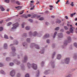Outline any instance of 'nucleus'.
Instances as JSON below:
<instances>
[{
	"label": "nucleus",
	"instance_id": "13d9d810",
	"mask_svg": "<svg viewBox=\"0 0 77 77\" xmlns=\"http://www.w3.org/2000/svg\"><path fill=\"white\" fill-rule=\"evenodd\" d=\"M65 17L66 18V19H68V17H67V16H65Z\"/></svg>",
	"mask_w": 77,
	"mask_h": 77
},
{
	"label": "nucleus",
	"instance_id": "dca6fc26",
	"mask_svg": "<svg viewBox=\"0 0 77 77\" xmlns=\"http://www.w3.org/2000/svg\"><path fill=\"white\" fill-rule=\"evenodd\" d=\"M34 34L33 36H36V35H37V33H36V32H34Z\"/></svg>",
	"mask_w": 77,
	"mask_h": 77
},
{
	"label": "nucleus",
	"instance_id": "4468645a",
	"mask_svg": "<svg viewBox=\"0 0 77 77\" xmlns=\"http://www.w3.org/2000/svg\"><path fill=\"white\" fill-rule=\"evenodd\" d=\"M49 35L48 34H46L45 36L44 37L45 38H48L49 37Z\"/></svg>",
	"mask_w": 77,
	"mask_h": 77
},
{
	"label": "nucleus",
	"instance_id": "e433bc0d",
	"mask_svg": "<svg viewBox=\"0 0 77 77\" xmlns=\"http://www.w3.org/2000/svg\"><path fill=\"white\" fill-rule=\"evenodd\" d=\"M29 21H30V22H31V23H32L33 21V20L32 19H29Z\"/></svg>",
	"mask_w": 77,
	"mask_h": 77
},
{
	"label": "nucleus",
	"instance_id": "de8ad7c7",
	"mask_svg": "<svg viewBox=\"0 0 77 77\" xmlns=\"http://www.w3.org/2000/svg\"><path fill=\"white\" fill-rule=\"evenodd\" d=\"M39 1H37L36 4H39Z\"/></svg>",
	"mask_w": 77,
	"mask_h": 77
},
{
	"label": "nucleus",
	"instance_id": "473e14b6",
	"mask_svg": "<svg viewBox=\"0 0 77 77\" xmlns=\"http://www.w3.org/2000/svg\"><path fill=\"white\" fill-rule=\"evenodd\" d=\"M30 38H27V42H30Z\"/></svg>",
	"mask_w": 77,
	"mask_h": 77
},
{
	"label": "nucleus",
	"instance_id": "e2e57ef3",
	"mask_svg": "<svg viewBox=\"0 0 77 77\" xmlns=\"http://www.w3.org/2000/svg\"><path fill=\"white\" fill-rule=\"evenodd\" d=\"M55 55V53H54L53 55V56H54Z\"/></svg>",
	"mask_w": 77,
	"mask_h": 77
},
{
	"label": "nucleus",
	"instance_id": "a18cd8bd",
	"mask_svg": "<svg viewBox=\"0 0 77 77\" xmlns=\"http://www.w3.org/2000/svg\"><path fill=\"white\" fill-rule=\"evenodd\" d=\"M31 16H32L30 14H28L27 15V17H31Z\"/></svg>",
	"mask_w": 77,
	"mask_h": 77
},
{
	"label": "nucleus",
	"instance_id": "a211bd4d",
	"mask_svg": "<svg viewBox=\"0 0 77 77\" xmlns=\"http://www.w3.org/2000/svg\"><path fill=\"white\" fill-rule=\"evenodd\" d=\"M56 34H57V32H55L54 33V36H53V38H55V36H56Z\"/></svg>",
	"mask_w": 77,
	"mask_h": 77
},
{
	"label": "nucleus",
	"instance_id": "69168bd1",
	"mask_svg": "<svg viewBox=\"0 0 77 77\" xmlns=\"http://www.w3.org/2000/svg\"><path fill=\"white\" fill-rule=\"evenodd\" d=\"M30 2H31V3H34V2L33 1H30Z\"/></svg>",
	"mask_w": 77,
	"mask_h": 77
},
{
	"label": "nucleus",
	"instance_id": "a878e982",
	"mask_svg": "<svg viewBox=\"0 0 77 77\" xmlns=\"http://www.w3.org/2000/svg\"><path fill=\"white\" fill-rule=\"evenodd\" d=\"M25 77H29V74H26L25 75Z\"/></svg>",
	"mask_w": 77,
	"mask_h": 77
},
{
	"label": "nucleus",
	"instance_id": "20e7f679",
	"mask_svg": "<svg viewBox=\"0 0 77 77\" xmlns=\"http://www.w3.org/2000/svg\"><path fill=\"white\" fill-rule=\"evenodd\" d=\"M65 62L66 64H68L69 62V58H66L65 59Z\"/></svg>",
	"mask_w": 77,
	"mask_h": 77
},
{
	"label": "nucleus",
	"instance_id": "79ce46f5",
	"mask_svg": "<svg viewBox=\"0 0 77 77\" xmlns=\"http://www.w3.org/2000/svg\"><path fill=\"white\" fill-rule=\"evenodd\" d=\"M64 28L66 30H67L68 29V27L67 26H64Z\"/></svg>",
	"mask_w": 77,
	"mask_h": 77
},
{
	"label": "nucleus",
	"instance_id": "aec40b11",
	"mask_svg": "<svg viewBox=\"0 0 77 77\" xmlns=\"http://www.w3.org/2000/svg\"><path fill=\"white\" fill-rule=\"evenodd\" d=\"M61 21L60 20H58L56 22V23H60Z\"/></svg>",
	"mask_w": 77,
	"mask_h": 77
},
{
	"label": "nucleus",
	"instance_id": "a19ab883",
	"mask_svg": "<svg viewBox=\"0 0 77 77\" xmlns=\"http://www.w3.org/2000/svg\"><path fill=\"white\" fill-rule=\"evenodd\" d=\"M59 2H60V0H58L57 2H56V4H57V3H59Z\"/></svg>",
	"mask_w": 77,
	"mask_h": 77
},
{
	"label": "nucleus",
	"instance_id": "0eeeda50",
	"mask_svg": "<svg viewBox=\"0 0 77 77\" xmlns=\"http://www.w3.org/2000/svg\"><path fill=\"white\" fill-rule=\"evenodd\" d=\"M15 8L16 9H17L18 10H20V9H21L22 7L21 6H19L18 7H16Z\"/></svg>",
	"mask_w": 77,
	"mask_h": 77
},
{
	"label": "nucleus",
	"instance_id": "f03ea898",
	"mask_svg": "<svg viewBox=\"0 0 77 77\" xmlns=\"http://www.w3.org/2000/svg\"><path fill=\"white\" fill-rule=\"evenodd\" d=\"M19 26V24L18 23H16L13 25V27H12V29H15Z\"/></svg>",
	"mask_w": 77,
	"mask_h": 77
},
{
	"label": "nucleus",
	"instance_id": "bf43d9fd",
	"mask_svg": "<svg viewBox=\"0 0 77 77\" xmlns=\"http://www.w3.org/2000/svg\"><path fill=\"white\" fill-rule=\"evenodd\" d=\"M67 26H70V24L68 23L67 24Z\"/></svg>",
	"mask_w": 77,
	"mask_h": 77
},
{
	"label": "nucleus",
	"instance_id": "f8f14e48",
	"mask_svg": "<svg viewBox=\"0 0 77 77\" xmlns=\"http://www.w3.org/2000/svg\"><path fill=\"white\" fill-rule=\"evenodd\" d=\"M12 51H13V52L15 51V48L14 47H12Z\"/></svg>",
	"mask_w": 77,
	"mask_h": 77
},
{
	"label": "nucleus",
	"instance_id": "cd10ccee",
	"mask_svg": "<svg viewBox=\"0 0 77 77\" xmlns=\"http://www.w3.org/2000/svg\"><path fill=\"white\" fill-rule=\"evenodd\" d=\"M59 29V27H57V28H55V30H58Z\"/></svg>",
	"mask_w": 77,
	"mask_h": 77
},
{
	"label": "nucleus",
	"instance_id": "39448f33",
	"mask_svg": "<svg viewBox=\"0 0 77 77\" xmlns=\"http://www.w3.org/2000/svg\"><path fill=\"white\" fill-rule=\"evenodd\" d=\"M32 67L34 69H37V66L36 64H32Z\"/></svg>",
	"mask_w": 77,
	"mask_h": 77
},
{
	"label": "nucleus",
	"instance_id": "412c9836",
	"mask_svg": "<svg viewBox=\"0 0 77 77\" xmlns=\"http://www.w3.org/2000/svg\"><path fill=\"white\" fill-rule=\"evenodd\" d=\"M26 30H29L30 29V27L29 26H26Z\"/></svg>",
	"mask_w": 77,
	"mask_h": 77
},
{
	"label": "nucleus",
	"instance_id": "4c0bfd02",
	"mask_svg": "<svg viewBox=\"0 0 77 77\" xmlns=\"http://www.w3.org/2000/svg\"><path fill=\"white\" fill-rule=\"evenodd\" d=\"M32 16L33 17H37V15H36V14H34Z\"/></svg>",
	"mask_w": 77,
	"mask_h": 77
},
{
	"label": "nucleus",
	"instance_id": "f3484780",
	"mask_svg": "<svg viewBox=\"0 0 77 77\" xmlns=\"http://www.w3.org/2000/svg\"><path fill=\"white\" fill-rule=\"evenodd\" d=\"M4 38L5 39H8V35H4Z\"/></svg>",
	"mask_w": 77,
	"mask_h": 77
},
{
	"label": "nucleus",
	"instance_id": "b1692460",
	"mask_svg": "<svg viewBox=\"0 0 77 77\" xmlns=\"http://www.w3.org/2000/svg\"><path fill=\"white\" fill-rule=\"evenodd\" d=\"M25 24V23H23L22 24V28H24V26Z\"/></svg>",
	"mask_w": 77,
	"mask_h": 77
},
{
	"label": "nucleus",
	"instance_id": "338daca9",
	"mask_svg": "<svg viewBox=\"0 0 77 77\" xmlns=\"http://www.w3.org/2000/svg\"><path fill=\"white\" fill-rule=\"evenodd\" d=\"M10 38H11V39H13V38H12L11 37H10Z\"/></svg>",
	"mask_w": 77,
	"mask_h": 77
},
{
	"label": "nucleus",
	"instance_id": "774afa93",
	"mask_svg": "<svg viewBox=\"0 0 77 77\" xmlns=\"http://www.w3.org/2000/svg\"><path fill=\"white\" fill-rule=\"evenodd\" d=\"M75 21H77V18H76L75 19Z\"/></svg>",
	"mask_w": 77,
	"mask_h": 77
},
{
	"label": "nucleus",
	"instance_id": "49530a36",
	"mask_svg": "<svg viewBox=\"0 0 77 77\" xmlns=\"http://www.w3.org/2000/svg\"><path fill=\"white\" fill-rule=\"evenodd\" d=\"M73 14H70V16H71V17H73Z\"/></svg>",
	"mask_w": 77,
	"mask_h": 77
},
{
	"label": "nucleus",
	"instance_id": "bb28decb",
	"mask_svg": "<svg viewBox=\"0 0 77 77\" xmlns=\"http://www.w3.org/2000/svg\"><path fill=\"white\" fill-rule=\"evenodd\" d=\"M11 24H12V23L11 22H9L7 26H10V25H11Z\"/></svg>",
	"mask_w": 77,
	"mask_h": 77
},
{
	"label": "nucleus",
	"instance_id": "5701e85b",
	"mask_svg": "<svg viewBox=\"0 0 77 77\" xmlns=\"http://www.w3.org/2000/svg\"><path fill=\"white\" fill-rule=\"evenodd\" d=\"M35 46L36 47V48H37V49H39V47L38 45H35Z\"/></svg>",
	"mask_w": 77,
	"mask_h": 77
},
{
	"label": "nucleus",
	"instance_id": "3c124183",
	"mask_svg": "<svg viewBox=\"0 0 77 77\" xmlns=\"http://www.w3.org/2000/svg\"><path fill=\"white\" fill-rule=\"evenodd\" d=\"M44 62H42V64H41V65H44Z\"/></svg>",
	"mask_w": 77,
	"mask_h": 77
},
{
	"label": "nucleus",
	"instance_id": "8fccbe9b",
	"mask_svg": "<svg viewBox=\"0 0 77 77\" xmlns=\"http://www.w3.org/2000/svg\"><path fill=\"white\" fill-rule=\"evenodd\" d=\"M11 19H8L7 20H6V21H9Z\"/></svg>",
	"mask_w": 77,
	"mask_h": 77
},
{
	"label": "nucleus",
	"instance_id": "2eb2a0df",
	"mask_svg": "<svg viewBox=\"0 0 77 77\" xmlns=\"http://www.w3.org/2000/svg\"><path fill=\"white\" fill-rule=\"evenodd\" d=\"M24 10H23L21 12H20V13H19L20 15H21V14H23V13H24Z\"/></svg>",
	"mask_w": 77,
	"mask_h": 77
},
{
	"label": "nucleus",
	"instance_id": "c756f323",
	"mask_svg": "<svg viewBox=\"0 0 77 77\" xmlns=\"http://www.w3.org/2000/svg\"><path fill=\"white\" fill-rule=\"evenodd\" d=\"M10 66H12V65H14V63H10Z\"/></svg>",
	"mask_w": 77,
	"mask_h": 77
},
{
	"label": "nucleus",
	"instance_id": "f257e3e1",
	"mask_svg": "<svg viewBox=\"0 0 77 77\" xmlns=\"http://www.w3.org/2000/svg\"><path fill=\"white\" fill-rule=\"evenodd\" d=\"M71 40V37H70L69 36L67 38V41L65 42L64 45H67V42H70Z\"/></svg>",
	"mask_w": 77,
	"mask_h": 77
},
{
	"label": "nucleus",
	"instance_id": "09e8293b",
	"mask_svg": "<svg viewBox=\"0 0 77 77\" xmlns=\"http://www.w3.org/2000/svg\"><path fill=\"white\" fill-rule=\"evenodd\" d=\"M67 34H69V33H70V32H69V31H67L66 32Z\"/></svg>",
	"mask_w": 77,
	"mask_h": 77
},
{
	"label": "nucleus",
	"instance_id": "864d4df0",
	"mask_svg": "<svg viewBox=\"0 0 77 77\" xmlns=\"http://www.w3.org/2000/svg\"><path fill=\"white\" fill-rule=\"evenodd\" d=\"M51 18H54V16H51Z\"/></svg>",
	"mask_w": 77,
	"mask_h": 77
},
{
	"label": "nucleus",
	"instance_id": "2f4dec72",
	"mask_svg": "<svg viewBox=\"0 0 77 77\" xmlns=\"http://www.w3.org/2000/svg\"><path fill=\"white\" fill-rule=\"evenodd\" d=\"M5 2L6 3H9V0H5Z\"/></svg>",
	"mask_w": 77,
	"mask_h": 77
},
{
	"label": "nucleus",
	"instance_id": "f704fd0d",
	"mask_svg": "<svg viewBox=\"0 0 77 77\" xmlns=\"http://www.w3.org/2000/svg\"><path fill=\"white\" fill-rule=\"evenodd\" d=\"M44 20V18L43 17H41L39 19V20Z\"/></svg>",
	"mask_w": 77,
	"mask_h": 77
},
{
	"label": "nucleus",
	"instance_id": "72a5a7b5",
	"mask_svg": "<svg viewBox=\"0 0 77 77\" xmlns=\"http://www.w3.org/2000/svg\"><path fill=\"white\" fill-rule=\"evenodd\" d=\"M16 3L17 5H20V3L19 2H17Z\"/></svg>",
	"mask_w": 77,
	"mask_h": 77
},
{
	"label": "nucleus",
	"instance_id": "5fc2aeb1",
	"mask_svg": "<svg viewBox=\"0 0 77 77\" xmlns=\"http://www.w3.org/2000/svg\"><path fill=\"white\" fill-rule=\"evenodd\" d=\"M61 32H63V29H61L60 30Z\"/></svg>",
	"mask_w": 77,
	"mask_h": 77
},
{
	"label": "nucleus",
	"instance_id": "1a4fd4ad",
	"mask_svg": "<svg viewBox=\"0 0 77 77\" xmlns=\"http://www.w3.org/2000/svg\"><path fill=\"white\" fill-rule=\"evenodd\" d=\"M58 35V37H59V38H62V37H63V34H62L60 33Z\"/></svg>",
	"mask_w": 77,
	"mask_h": 77
},
{
	"label": "nucleus",
	"instance_id": "7ed1b4c3",
	"mask_svg": "<svg viewBox=\"0 0 77 77\" xmlns=\"http://www.w3.org/2000/svg\"><path fill=\"white\" fill-rule=\"evenodd\" d=\"M70 26L71 27L70 29V32L71 33H73V31L74 30L75 28L74 27H72V26L71 25H70Z\"/></svg>",
	"mask_w": 77,
	"mask_h": 77
},
{
	"label": "nucleus",
	"instance_id": "7c9ffc66",
	"mask_svg": "<svg viewBox=\"0 0 77 77\" xmlns=\"http://www.w3.org/2000/svg\"><path fill=\"white\" fill-rule=\"evenodd\" d=\"M34 8H35V6L34 5H33V7L31 8H30V10H33V9H34Z\"/></svg>",
	"mask_w": 77,
	"mask_h": 77
},
{
	"label": "nucleus",
	"instance_id": "c85d7f7f",
	"mask_svg": "<svg viewBox=\"0 0 77 77\" xmlns=\"http://www.w3.org/2000/svg\"><path fill=\"white\" fill-rule=\"evenodd\" d=\"M3 30V28L2 27H0V31H2Z\"/></svg>",
	"mask_w": 77,
	"mask_h": 77
},
{
	"label": "nucleus",
	"instance_id": "4d7b16f0",
	"mask_svg": "<svg viewBox=\"0 0 77 77\" xmlns=\"http://www.w3.org/2000/svg\"><path fill=\"white\" fill-rule=\"evenodd\" d=\"M7 11L8 12H9V9L8 8L7 10Z\"/></svg>",
	"mask_w": 77,
	"mask_h": 77
},
{
	"label": "nucleus",
	"instance_id": "37998d69",
	"mask_svg": "<svg viewBox=\"0 0 77 77\" xmlns=\"http://www.w3.org/2000/svg\"><path fill=\"white\" fill-rule=\"evenodd\" d=\"M68 1H66V4H69V2H68Z\"/></svg>",
	"mask_w": 77,
	"mask_h": 77
},
{
	"label": "nucleus",
	"instance_id": "4be33fe9",
	"mask_svg": "<svg viewBox=\"0 0 77 77\" xmlns=\"http://www.w3.org/2000/svg\"><path fill=\"white\" fill-rule=\"evenodd\" d=\"M1 73L2 74H5V72L3 70H1Z\"/></svg>",
	"mask_w": 77,
	"mask_h": 77
},
{
	"label": "nucleus",
	"instance_id": "9d476101",
	"mask_svg": "<svg viewBox=\"0 0 77 77\" xmlns=\"http://www.w3.org/2000/svg\"><path fill=\"white\" fill-rule=\"evenodd\" d=\"M4 48L5 49H6L8 48V45L6 43H5L4 45Z\"/></svg>",
	"mask_w": 77,
	"mask_h": 77
},
{
	"label": "nucleus",
	"instance_id": "393cba45",
	"mask_svg": "<svg viewBox=\"0 0 77 77\" xmlns=\"http://www.w3.org/2000/svg\"><path fill=\"white\" fill-rule=\"evenodd\" d=\"M74 2H73L71 3V4H70L71 6H74Z\"/></svg>",
	"mask_w": 77,
	"mask_h": 77
},
{
	"label": "nucleus",
	"instance_id": "c9c22d12",
	"mask_svg": "<svg viewBox=\"0 0 77 77\" xmlns=\"http://www.w3.org/2000/svg\"><path fill=\"white\" fill-rule=\"evenodd\" d=\"M47 43H48V44H49L50 43V40H47Z\"/></svg>",
	"mask_w": 77,
	"mask_h": 77
},
{
	"label": "nucleus",
	"instance_id": "6ab92c4d",
	"mask_svg": "<svg viewBox=\"0 0 77 77\" xmlns=\"http://www.w3.org/2000/svg\"><path fill=\"white\" fill-rule=\"evenodd\" d=\"M74 45L75 46V47H76V48H77V44L76 43H75L74 44Z\"/></svg>",
	"mask_w": 77,
	"mask_h": 77
},
{
	"label": "nucleus",
	"instance_id": "ddd939ff",
	"mask_svg": "<svg viewBox=\"0 0 77 77\" xmlns=\"http://www.w3.org/2000/svg\"><path fill=\"white\" fill-rule=\"evenodd\" d=\"M27 60V57L26 56L24 58V62H26Z\"/></svg>",
	"mask_w": 77,
	"mask_h": 77
},
{
	"label": "nucleus",
	"instance_id": "052dcab7",
	"mask_svg": "<svg viewBox=\"0 0 77 77\" xmlns=\"http://www.w3.org/2000/svg\"><path fill=\"white\" fill-rule=\"evenodd\" d=\"M3 20H2L1 21H0V23H3Z\"/></svg>",
	"mask_w": 77,
	"mask_h": 77
},
{
	"label": "nucleus",
	"instance_id": "680f3d73",
	"mask_svg": "<svg viewBox=\"0 0 77 77\" xmlns=\"http://www.w3.org/2000/svg\"><path fill=\"white\" fill-rule=\"evenodd\" d=\"M48 24V23L47 22H46V25H47Z\"/></svg>",
	"mask_w": 77,
	"mask_h": 77
},
{
	"label": "nucleus",
	"instance_id": "ea45409f",
	"mask_svg": "<svg viewBox=\"0 0 77 77\" xmlns=\"http://www.w3.org/2000/svg\"><path fill=\"white\" fill-rule=\"evenodd\" d=\"M28 68H29V66H30V64L29 63H28Z\"/></svg>",
	"mask_w": 77,
	"mask_h": 77
},
{
	"label": "nucleus",
	"instance_id": "423d86ee",
	"mask_svg": "<svg viewBox=\"0 0 77 77\" xmlns=\"http://www.w3.org/2000/svg\"><path fill=\"white\" fill-rule=\"evenodd\" d=\"M10 75L12 77H14V75H15V71H14V70H12L10 72Z\"/></svg>",
	"mask_w": 77,
	"mask_h": 77
},
{
	"label": "nucleus",
	"instance_id": "6e6d98bb",
	"mask_svg": "<svg viewBox=\"0 0 77 77\" xmlns=\"http://www.w3.org/2000/svg\"><path fill=\"white\" fill-rule=\"evenodd\" d=\"M76 14V13H73L72 14H73V15H75Z\"/></svg>",
	"mask_w": 77,
	"mask_h": 77
},
{
	"label": "nucleus",
	"instance_id": "58836bf2",
	"mask_svg": "<svg viewBox=\"0 0 77 77\" xmlns=\"http://www.w3.org/2000/svg\"><path fill=\"white\" fill-rule=\"evenodd\" d=\"M17 76V77H20V74L19 73H18Z\"/></svg>",
	"mask_w": 77,
	"mask_h": 77
},
{
	"label": "nucleus",
	"instance_id": "9b49d317",
	"mask_svg": "<svg viewBox=\"0 0 77 77\" xmlns=\"http://www.w3.org/2000/svg\"><path fill=\"white\" fill-rule=\"evenodd\" d=\"M60 58H61V55L59 54L58 55L57 57V59H60Z\"/></svg>",
	"mask_w": 77,
	"mask_h": 77
},
{
	"label": "nucleus",
	"instance_id": "603ef678",
	"mask_svg": "<svg viewBox=\"0 0 77 77\" xmlns=\"http://www.w3.org/2000/svg\"><path fill=\"white\" fill-rule=\"evenodd\" d=\"M49 7L50 8H53V6L52 5H50L49 6Z\"/></svg>",
	"mask_w": 77,
	"mask_h": 77
},
{
	"label": "nucleus",
	"instance_id": "6e6552de",
	"mask_svg": "<svg viewBox=\"0 0 77 77\" xmlns=\"http://www.w3.org/2000/svg\"><path fill=\"white\" fill-rule=\"evenodd\" d=\"M0 9L1 11H5V8H4L2 6H1Z\"/></svg>",
	"mask_w": 77,
	"mask_h": 77
},
{
	"label": "nucleus",
	"instance_id": "c03bdc74",
	"mask_svg": "<svg viewBox=\"0 0 77 77\" xmlns=\"http://www.w3.org/2000/svg\"><path fill=\"white\" fill-rule=\"evenodd\" d=\"M3 66V63H0V66Z\"/></svg>",
	"mask_w": 77,
	"mask_h": 77
},
{
	"label": "nucleus",
	"instance_id": "0e129e2a",
	"mask_svg": "<svg viewBox=\"0 0 77 77\" xmlns=\"http://www.w3.org/2000/svg\"><path fill=\"white\" fill-rule=\"evenodd\" d=\"M32 32H30L29 33V35H31V34H32Z\"/></svg>",
	"mask_w": 77,
	"mask_h": 77
}]
</instances>
